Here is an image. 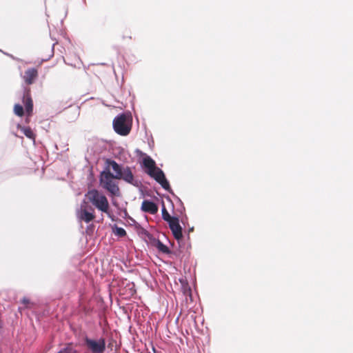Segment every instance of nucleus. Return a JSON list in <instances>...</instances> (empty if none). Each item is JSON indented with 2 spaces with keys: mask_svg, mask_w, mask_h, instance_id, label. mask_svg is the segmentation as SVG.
<instances>
[{
  "mask_svg": "<svg viewBox=\"0 0 353 353\" xmlns=\"http://www.w3.org/2000/svg\"><path fill=\"white\" fill-rule=\"evenodd\" d=\"M143 166L147 169L146 173L158 182L165 190H170V185L167 181L163 172L156 166L155 161L150 157L143 159Z\"/></svg>",
  "mask_w": 353,
  "mask_h": 353,
  "instance_id": "1",
  "label": "nucleus"
},
{
  "mask_svg": "<svg viewBox=\"0 0 353 353\" xmlns=\"http://www.w3.org/2000/svg\"><path fill=\"white\" fill-rule=\"evenodd\" d=\"M117 180L119 179L113 176V174L111 173L108 168H105V169L100 173V185L104 190H107L112 196H119L121 194L119 183Z\"/></svg>",
  "mask_w": 353,
  "mask_h": 353,
  "instance_id": "2",
  "label": "nucleus"
},
{
  "mask_svg": "<svg viewBox=\"0 0 353 353\" xmlns=\"http://www.w3.org/2000/svg\"><path fill=\"white\" fill-rule=\"evenodd\" d=\"M85 197L88 199L89 202H90L99 210L104 213H109V203L108 199L97 190L92 189L89 190L85 194Z\"/></svg>",
  "mask_w": 353,
  "mask_h": 353,
  "instance_id": "3",
  "label": "nucleus"
},
{
  "mask_svg": "<svg viewBox=\"0 0 353 353\" xmlns=\"http://www.w3.org/2000/svg\"><path fill=\"white\" fill-rule=\"evenodd\" d=\"M113 128L118 134L127 136L132 128L131 117L125 113L118 115L113 120Z\"/></svg>",
  "mask_w": 353,
  "mask_h": 353,
  "instance_id": "4",
  "label": "nucleus"
},
{
  "mask_svg": "<svg viewBox=\"0 0 353 353\" xmlns=\"http://www.w3.org/2000/svg\"><path fill=\"white\" fill-rule=\"evenodd\" d=\"M85 345L92 353H103L105 350V340L100 338L98 340L85 337Z\"/></svg>",
  "mask_w": 353,
  "mask_h": 353,
  "instance_id": "5",
  "label": "nucleus"
},
{
  "mask_svg": "<svg viewBox=\"0 0 353 353\" xmlns=\"http://www.w3.org/2000/svg\"><path fill=\"white\" fill-rule=\"evenodd\" d=\"M168 224L174 237L178 241L181 240L183 238V234L179 219L177 217L173 219Z\"/></svg>",
  "mask_w": 353,
  "mask_h": 353,
  "instance_id": "6",
  "label": "nucleus"
},
{
  "mask_svg": "<svg viewBox=\"0 0 353 353\" xmlns=\"http://www.w3.org/2000/svg\"><path fill=\"white\" fill-rule=\"evenodd\" d=\"M38 77V71L34 68H28L24 72L23 79L27 85L32 84Z\"/></svg>",
  "mask_w": 353,
  "mask_h": 353,
  "instance_id": "7",
  "label": "nucleus"
},
{
  "mask_svg": "<svg viewBox=\"0 0 353 353\" xmlns=\"http://www.w3.org/2000/svg\"><path fill=\"white\" fill-rule=\"evenodd\" d=\"M107 164V167L110 169V167L112 168V170L114 172V174H113V176L116 177L118 179H121V177L123 176V169L115 161L111 159H107L105 161Z\"/></svg>",
  "mask_w": 353,
  "mask_h": 353,
  "instance_id": "8",
  "label": "nucleus"
},
{
  "mask_svg": "<svg viewBox=\"0 0 353 353\" xmlns=\"http://www.w3.org/2000/svg\"><path fill=\"white\" fill-rule=\"evenodd\" d=\"M30 92V89H26L23 97V103L24 104L26 112L29 115L32 113L33 110V102Z\"/></svg>",
  "mask_w": 353,
  "mask_h": 353,
  "instance_id": "9",
  "label": "nucleus"
},
{
  "mask_svg": "<svg viewBox=\"0 0 353 353\" xmlns=\"http://www.w3.org/2000/svg\"><path fill=\"white\" fill-rule=\"evenodd\" d=\"M141 210L145 212L154 214L158 212V206L152 201L144 200L141 204Z\"/></svg>",
  "mask_w": 353,
  "mask_h": 353,
  "instance_id": "10",
  "label": "nucleus"
},
{
  "mask_svg": "<svg viewBox=\"0 0 353 353\" xmlns=\"http://www.w3.org/2000/svg\"><path fill=\"white\" fill-rule=\"evenodd\" d=\"M79 217L85 223H89L94 219L95 216L93 212H88L86 210L85 206L81 205V209L79 212Z\"/></svg>",
  "mask_w": 353,
  "mask_h": 353,
  "instance_id": "11",
  "label": "nucleus"
},
{
  "mask_svg": "<svg viewBox=\"0 0 353 353\" xmlns=\"http://www.w3.org/2000/svg\"><path fill=\"white\" fill-rule=\"evenodd\" d=\"M123 176L121 177V179H123L125 182L130 183L133 185H137V181L134 180V175L131 171L130 168L125 167L123 169Z\"/></svg>",
  "mask_w": 353,
  "mask_h": 353,
  "instance_id": "12",
  "label": "nucleus"
},
{
  "mask_svg": "<svg viewBox=\"0 0 353 353\" xmlns=\"http://www.w3.org/2000/svg\"><path fill=\"white\" fill-rule=\"evenodd\" d=\"M18 128L21 130V131L23 132V134L29 139L34 140L35 139V134H34L32 129L29 127H22L20 125H18Z\"/></svg>",
  "mask_w": 353,
  "mask_h": 353,
  "instance_id": "13",
  "label": "nucleus"
},
{
  "mask_svg": "<svg viewBox=\"0 0 353 353\" xmlns=\"http://www.w3.org/2000/svg\"><path fill=\"white\" fill-rule=\"evenodd\" d=\"M57 353H77L74 345L72 343L66 344L65 347L59 351Z\"/></svg>",
  "mask_w": 353,
  "mask_h": 353,
  "instance_id": "14",
  "label": "nucleus"
},
{
  "mask_svg": "<svg viewBox=\"0 0 353 353\" xmlns=\"http://www.w3.org/2000/svg\"><path fill=\"white\" fill-rule=\"evenodd\" d=\"M162 218L164 221L169 223L173 219H175L176 216H171L170 214L168 213V210H166L164 205H163L162 207Z\"/></svg>",
  "mask_w": 353,
  "mask_h": 353,
  "instance_id": "15",
  "label": "nucleus"
},
{
  "mask_svg": "<svg viewBox=\"0 0 353 353\" xmlns=\"http://www.w3.org/2000/svg\"><path fill=\"white\" fill-rule=\"evenodd\" d=\"M157 248H158V250L159 251H161V252L163 253H165V254H168L170 253V250L169 248H168V246H166L165 245H164L162 242H161L160 241H158L157 243Z\"/></svg>",
  "mask_w": 353,
  "mask_h": 353,
  "instance_id": "16",
  "label": "nucleus"
},
{
  "mask_svg": "<svg viewBox=\"0 0 353 353\" xmlns=\"http://www.w3.org/2000/svg\"><path fill=\"white\" fill-rule=\"evenodd\" d=\"M14 114L19 117H22L24 114L23 108L20 104H16L14 107Z\"/></svg>",
  "mask_w": 353,
  "mask_h": 353,
  "instance_id": "17",
  "label": "nucleus"
},
{
  "mask_svg": "<svg viewBox=\"0 0 353 353\" xmlns=\"http://www.w3.org/2000/svg\"><path fill=\"white\" fill-rule=\"evenodd\" d=\"M114 233L117 236L123 237L126 235L125 230L122 228L116 227Z\"/></svg>",
  "mask_w": 353,
  "mask_h": 353,
  "instance_id": "18",
  "label": "nucleus"
},
{
  "mask_svg": "<svg viewBox=\"0 0 353 353\" xmlns=\"http://www.w3.org/2000/svg\"><path fill=\"white\" fill-rule=\"evenodd\" d=\"M21 302L23 303V304H28L29 303V300L27 299V298H23L21 301Z\"/></svg>",
  "mask_w": 353,
  "mask_h": 353,
  "instance_id": "19",
  "label": "nucleus"
},
{
  "mask_svg": "<svg viewBox=\"0 0 353 353\" xmlns=\"http://www.w3.org/2000/svg\"><path fill=\"white\" fill-rule=\"evenodd\" d=\"M126 37L129 38V39H131V36L130 35H127ZM123 38H125V36H123Z\"/></svg>",
  "mask_w": 353,
  "mask_h": 353,
  "instance_id": "20",
  "label": "nucleus"
},
{
  "mask_svg": "<svg viewBox=\"0 0 353 353\" xmlns=\"http://www.w3.org/2000/svg\"><path fill=\"white\" fill-rule=\"evenodd\" d=\"M90 210L94 212V209L92 208H90Z\"/></svg>",
  "mask_w": 353,
  "mask_h": 353,
  "instance_id": "21",
  "label": "nucleus"
}]
</instances>
